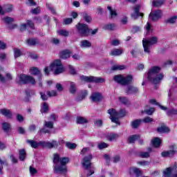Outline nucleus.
Segmentation results:
<instances>
[{"label":"nucleus","instance_id":"3","mask_svg":"<svg viewBox=\"0 0 177 177\" xmlns=\"http://www.w3.org/2000/svg\"><path fill=\"white\" fill-rule=\"evenodd\" d=\"M50 71H54V74H62L64 73V66L62 64L60 59H55L48 67L44 68V73L46 75H49Z\"/></svg>","mask_w":177,"mask_h":177},{"label":"nucleus","instance_id":"13","mask_svg":"<svg viewBox=\"0 0 177 177\" xmlns=\"http://www.w3.org/2000/svg\"><path fill=\"white\" fill-rule=\"evenodd\" d=\"M2 73H3V68L0 66V82H1L2 84H5L8 81H12L13 77H12V75H10V73H6L5 77H3Z\"/></svg>","mask_w":177,"mask_h":177},{"label":"nucleus","instance_id":"43","mask_svg":"<svg viewBox=\"0 0 177 177\" xmlns=\"http://www.w3.org/2000/svg\"><path fill=\"white\" fill-rule=\"evenodd\" d=\"M93 82H97V84H103L106 82V80L102 77H93Z\"/></svg>","mask_w":177,"mask_h":177},{"label":"nucleus","instance_id":"19","mask_svg":"<svg viewBox=\"0 0 177 177\" xmlns=\"http://www.w3.org/2000/svg\"><path fill=\"white\" fill-rule=\"evenodd\" d=\"M129 173L131 175H136V176H140L142 175V171L138 167H131L129 169Z\"/></svg>","mask_w":177,"mask_h":177},{"label":"nucleus","instance_id":"40","mask_svg":"<svg viewBox=\"0 0 177 177\" xmlns=\"http://www.w3.org/2000/svg\"><path fill=\"white\" fill-rule=\"evenodd\" d=\"M82 16L84 20H85V21H86V23H91V21H92V17H91L89 16V15H88V13L83 12V13H82Z\"/></svg>","mask_w":177,"mask_h":177},{"label":"nucleus","instance_id":"2","mask_svg":"<svg viewBox=\"0 0 177 177\" xmlns=\"http://www.w3.org/2000/svg\"><path fill=\"white\" fill-rule=\"evenodd\" d=\"M68 158H62L57 153L54 154L53 162L55 164V169L57 174L67 172L66 164L68 162Z\"/></svg>","mask_w":177,"mask_h":177},{"label":"nucleus","instance_id":"58","mask_svg":"<svg viewBox=\"0 0 177 177\" xmlns=\"http://www.w3.org/2000/svg\"><path fill=\"white\" fill-rule=\"evenodd\" d=\"M138 165H141L142 167H146V165H149L150 162L149 161H139L137 162Z\"/></svg>","mask_w":177,"mask_h":177},{"label":"nucleus","instance_id":"27","mask_svg":"<svg viewBox=\"0 0 177 177\" xmlns=\"http://www.w3.org/2000/svg\"><path fill=\"white\" fill-rule=\"evenodd\" d=\"M120 138V136L117 133H110L106 136L107 140L113 142V140H117Z\"/></svg>","mask_w":177,"mask_h":177},{"label":"nucleus","instance_id":"61","mask_svg":"<svg viewBox=\"0 0 177 177\" xmlns=\"http://www.w3.org/2000/svg\"><path fill=\"white\" fill-rule=\"evenodd\" d=\"M119 100L121 103H123V104H127V103H128V99L125 97H120Z\"/></svg>","mask_w":177,"mask_h":177},{"label":"nucleus","instance_id":"12","mask_svg":"<svg viewBox=\"0 0 177 177\" xmlns=\"http://www.w3.org/2000/svg\"><path fill=\"white\" fill-rule=\"evenodd\" d=\"M162 17V11L161 10H158L153 12H151L149 14V19L152 20V21H157L159 19H161Z\"/></svg>","mask_w":177,"mask_h":177},{"label":"nucleus","instance_id":"30","mask_svg":"<svg viewBox=\"0 0 177 177\" xmlns=\"http://www.w3.org/2000/svg\"><path fill=\"white\" fill-rule=\"evenodd\" d=\"M151 143L153 147H160V146H161V139L155 138L151 140Z\"/></svg>","mask_w":177,"mask_h":177},{"label":"nucleus","instance_id":"5","mask_svg":"<svg viewBox=\"0 0 177 177\" xmlns=\"http://www.w3.org/2000/svg\"><path fill=\"white\" fill-rule=\"evenodd\" d=\"M158 41V38H157V37H151L149 39H144L142 40V45L145 53H150V49H151V46L156 45Z\"/></svg>","mask_w":177,"mask_h":177},{"label":"nucleus","instance_id":"39","mask_svg":"<svg viewBox=\"0 0 177 177\" xmlns=\"http://www.w3.org/2000/svg\"><path fill=\"white\" fill-rule=\"evenodd\" d=\"M3 129L5 132H9L10 129H12V126L10 125V123L8 122H3L2 124Z\"/></svg>","mask_w":177,"mask_h":177},{"label":"nucleus","instance_id":"56","mask_svg":"<svg viewBox=\"0 0 177 177\" xmlns=\"http://www.w3.org/2000/svg\"><path fill=\"white\" fill-rule=\"evenodd\" d=\"M14 55H15V59L17 57H20V56H21V51H20V50L16 48L14 50Z\"/></svg>","mask_w":177,"mask_h":177},{"label":"nucleus","instance_id":"24","mask_svg":"<svg viewBox=\"0 0 177 177\" xmlns=\"http://www.w3.org/2000/svg\"><path fill=\"white\" fill-rule=\"evenodd\" d=\"M80 46L81 48H84V49H86L88 48H91V46H92V44L91 43V41L88 40H83L80 41Z\"/></svg>","mask_w":177,"mask_h":177},{"label":"nucleus","instance_id":"20","mask_svg":"<svg viewBox=\"0 0 177 177\" xmlns=\"http://www.w3.org/2000/svg\"><path fill=\"white\" fill-rule=\"evenodd\" d=\"M27 143L30 145L33 149H38V147H41V141L37 142L32 140H28Z\"/></svg>","mask_w":177,"mask_h":177},{"label":"nucleus","instance_id":"62","mask_svg":"<svg viewBox=\"0 0 177 177\" xmlns=\"http://www.w3.org/2000/svg\"><path fill=\"white\" fill-rule=\"evenodd\" d=\"M111 44L113 46H118V45H120V40L118 39H114L111 42Z\"/></svg>","mask_w":177,"mask_h":177},{"label":"nucleus","instance_id":"10","mask_svg":"<svg viewBox=\"0 0 177 177\" xmlns=\"http://www.w3.org/2000/svg\"><path fill=\"white\" fill-rule=\"evenodd\" d=\"M164 177H177V167H167L163 171Z\"/></svg>","mask_w":177,"mask_h":177},{"label":"nucleus","instance_id":"38","mask_svg":"<svg viewBox=\"0 0 177 177\" xmlns=\"http://www.w3.org/2000/svg\"><path fill=\"white\" fill-rule=\"evenodd\" d=\"M158 132L160 133H167V132H169V128L166 126H161L158 128Z\"/></svg>","mask_w":177,"mask_h":177},{"label":"nucleus","instance_id":"4","mask_svg":"<svg viewBox=\"0 0 177 177\" xmlns=\"http://www.w3.org/2000/svg\"><path fill=\"white\" fill-rule=\"evenodd\" d=\"M108 114H109L110 120H111L112 122H114L115 124H118V118L125 117L127 112L124 109H120L119 112H116L115 109H111L108 110Z\"/></svg>","mask_w":177,"mask_h":177},{"label":"nucleus","instance_id":"53","mask_svg":"<svg viewBox=\"0 0 177 177\" xmlns=\"http://www.w3.org/2000/svg\"><path fill=\"white\" fill-rule=\"evenodd\" d=\"M107 147H109V144L106 142H100L98 144V149H100V150H102V149H107Z\"/></svg>","mask_w":177,"mask_h":177},{"label":"nucleus","instance_id":"32","mask_svg":"<svg viewBox=\"0 0 177 177\" xmlns=\"http://www.w3.org/2000/svg\"><path fill=\"white\" fill-rule=\"evenodd\" d=\"M30 73L32 75H41V71L37 67L30 68Z\"/></svg>","mask_w":177,"mask_h":177},{"label":"nucleus","instance_id":"35","mask_svg":"<svg viewBox=\"0 0 177 177\" xmlns=\"http://www.w3.org/2000/svg\"><path fill=\"white\" fill-rule=\"evenodd\" d=\"M176 20H177V15H174L169 17L166 20V23H167L168 24H175V23H176Z\"/></svg>","mask_w":177,"mask_h":177},{"label":"nucleus","instance_id":"33","mask_svg":"<svg viewBox=\"0 0 177 177\" xmlns=\"http://www.w3.org/2000/svg\"><path fill=\"white\" fill-rule=\"evenodd\" d=\"M107 10H109L110 15H111V17L112 19H114L115 17H117V11H115V9H113V8H111V6H108L106 8Z\"/></svg>","mask_w":177,"mask_h":177},{"label":"nucleus","instance_id":"48","mask_svg":"<svg viewBox=\"0 0 177 177\" xmlns=\"http://www.w3.org/2000/svg\"><path fill=\"white\" fill-rule=\"evenodd\" d=\"M140 136L138 135H133L129 138V143H135L136 140L139 139Z\"/></svg>","mask_w":177,"mask_h":177},{"label":"nucleus","instance_id":"22","mask_svg":"<svg viewBox=\"0 0 177 177\" xmlns=\"http://www.w3.org/2000/svg\"><path fill=\"white\" fill-rule=\"evenodd\" d=\"M48 110H49V105L48 104V103L42 102L41 104V109H40V111L41 114H46Z\"/></svg>","mask_w":177,"mask_h":177},{"label":"nucleus","instance_id":"54","mask_svg":"<svg viewBox=\"0 0 177 177\" xmlns=\"http://www.w3.org/2000/svg\"><path fill=\"white\" fill-rule=\"evenodd\" d=\"M44 127H46V128H48L49 129H52V128H53V122L45 121Z\"/></svg>","mask_w":177,"mask_h":177},{"label":"nucleus","instance_id":"7","mask_svg":"<svg viewBox=\"0 0 177 177\" xmlns=\"http://www.w3.org/2000/svg\"><path fill=\"white\" fill-rule=\"evenodd\" d=\"M132 79L133 77L131 75L127 76L124 75H117L113 77L114 81L121 85H128V84H131V82H132Z\"/></svg>","mask_w":177,"mask_h":177},{"label":"nucleus","instance_id":"36","mask_svg":"<svg viewBox=\"0 0 177 177\" xmlns=\"http://www.w3.org/2000/svg\"><path fill=\"white\" fill-rule=\"evenodd\" d=\"M2 21H3L6 24H12L13 21H15V19L10 17H5L1 18Z\"/></svg>","mask_w":177,"mask_h":177},{"label":"nucleus","instance_id":"46","mask_svg":"<svg viewBox=\"0 0 177 177\" xmlns=\"http://www.w3.org/2000/svg\"><path fill=\"white\" fill-rule=\"evenodd\" d=\"M59 35H62V37H68L70 32L64 29H62L57 31Z\"/></svg>","mask_w":177,"mask_h":177},{"label":"nucleus","instance_id":"29","mask_svg":"<svg viewBox=\"0 0 177 177\" xmlns=\"http://www.w3.org/2000/svg\"><path fill=\"white\" fill-rule=\"evenodd\" d=\"M71 55V52L68 50H64L61 52L60 53V57L61 59H68L70 57V55Z\"/></svg>","mask_w":177,"mask_h":177},{"label":"nucleus","instance_id":"45","mask_svg":"<svg viewBox=\"0 0 177 177\" xmlns=\"http://www.w3.org/2000/svg\"><path fill=\"white\" fill-rule=\"evenodd\" d=\"M65 146L67 147V149H70L71 150H74V149L77 147V145L75 143L70 142H66Z\"/></svg>","mask_w":177,"mask_h":177},{"label":"nucleus","instance_id":"25","mask_svg":"<svg viewBox=\"0 0 177 177\" xmlns=\"http://www.w3.org/2000/svg\"><path fill=\"white\" fill-rule=\"evenodd\" d=\"M68 84H69L70 93H72L73 95H74V93L77 92V86H75V83L73 82H69Z\"/></svg>","mask_w":177,"mask_h":177},{"label":"nucleus","instance_id":"1","mask_svg":"<svg viewBox=\"0 0 177 177\" xmlns=\"http://www.w3.org/2000/svg\"><path fill=\"white\" fill-rule=\"evenodd\" d=\"M161 71V68L159 66H153L151 67L148 72V80L152 84L157 85V84H160L164 79V75L162 73H160Z\"/></svg>","mask_w":177,"mask_h":177},{"label":"nucleus","instance_id":"42","mask_svg":"<svg viewBox=\"0 0 177 177\" xmlns=\"http://www.w3.org/2000/svg\"><path fill=\"white\" fill-rule=\"evenodd\" d=\"M150 153H151V149H149V152H141L139 156L141 158H149L150 157Z\"/></svg>","mask_w":177,"mask_h":177},{"label":"nucleus","instance_id":"50","mask_svg":"<svg viewBox=\"0 0 177 177\" xmlns=\"http://www.w3.org/2000/svg\"><path fill=\"white\" fill-rule=\"evenodd\" d=\"M153 112L154 108H145V109L144 110V111L142 112V113L143 114L144 113H146V114H147L148 115H151V114H153Z\"/></svg>","mask_w":177,"mask_h":177},{"label":"nucleus","instance_id":"41","mask_svg":"<svg viewBox=\"0 0 177 177\" xmlns=\"http://www.w3.org/2000/svg\"><path fill=\"white\" fill-rule=\"evenodd\" d=\"M27 154L26 153V150L24 149H21L19 150V160L21 161H24L26 160Z\"/></svg>","mask_w":177,"mask_h":177},{"label":"nucleus","instance_id":"9","mask_svg":"<svg viewBox=\"0 0 177 177\" xmlns=\"http://www.w3.org/2000/svg\"><path fill=\"white\" fill-rule=\"evenodd\" d=\"M76 28L77 30V32H79L80 35L82 37H88V35H89V32H91L89 27L85 24L78 23L76 25Z\"/></svg>","mask_w":177,"mask_h":177},{"label":"nucleus","instance_id":"15","mask_svg":"<svg viewBox=\"0 0 177 177\" xmlns=\"http://www.w3.org/2000/svg\"><path fill=\"white\" fill-rule=\"evenodd\" d=\"M4 9L2 8V6H0V15H4L6 13H10L12 10H13V6L10 4H7L4 6Z\"/></svg>","mask_w":177,"mask_h":177},{"label":"nucleus","instance_id":"34","mask_svg":"<svg viewBox=\"0 0 177 177\" xmlns=\"http://www.w3.org/2000/svg\"><path fill=\"white\" fill-rule=\"evenodd\" d=\"M26 44L29 46H35L37 44H39L38 39H28L26 40Z\"/></svg>","mask_w":177,"mask_h":177},{"label":"nucleus","instance_id":"44","mask_svg":"<svg viewBox=\"0 0 177 177\" xmlns=\"http://www.w3.org/2000/svg\"><path fill=\"white\" fill-rule=\"evenodd\" d=\"M88 122V119L79 116L77 118V124H87Z\"/></svg>","mask_w":177,"mask_h":177},{"label":"nucleus","instance_id":"51","mask_svg":"<svg viewBox=\"0 0 177 177\" xmlns=\"http://www.w3.org/2000/svg\"><path fill=\"white\" fill-rule=\"evenodd\" d=\"M114 28H115V25L112 24H109L103 26L104 30H114Z\"/></svg>","mask_w":177,"mask_h":177},{"label":"nucleus","instance_id":"6","mask_svg":"<svg viewBox=\"0 0 177 177\" xmlns=\"http://www.w3.org/2000/svg\"><path fill=\"white\" fill-rule=\"evenodd\" d=\"M91 160H92V155L89 154L85 156L82 160V165L84 168L86 169V174L88 176H91V175H93L95 174V170L91 169Z\"/></svg>","mask_w":177,"mask_h":177},{"label":"nucleus","instance_id":"8","mask_svg":"<svg viewBox=\"0 0 177 177\" xmlns=\"http://www.w3.org/2000/svg\"><path fill=\"white\" fill-rule=\"evenodd\" d=\"M16 82L17 84H32L34 85L35 79L32 76L21 74L16 77Z\"/></svg>","mask_w":177,"mask_h":177},{"label":"nucleus","instance_id":"49","mask_svg":"<svg viewBox=\"0 0 177 177\" xmlns=\"http://www.w3.org/2000/svg\"><path fill=\"white\" fill-rule=\"evenodd\" d=\"M88 96V91H82L80 93V97H77V100H82L83 99H85Z\"/></svg>","mask_w":177,"mask_h":177},{"label":"nucleus","instance_id":"11","mask_svg":"<svg viewBox=\"0 0 177 177\" xmlns=\"http://www.w3.org/2000/svg\"><path fill=\"white\" fill-rule=\"evenodd\" d=\"M41 147H45L46 149H53L59 147V142L56 140H52L51 142L41 141Z\"/></svg>","mask_w":177,"mask_h":177},{"label":"nucleus","instance_id":"55","mask_svg":"<svg viewBox=\"0 0 177 177\" xmlns=\"http://www.w3.org/2000/svg\"><path fill=\"white\" fill-rule=\"evenodd\" d=\"M167 115H177V110L176 109H170L167 113Z\"/></svg>","mask_w":177,"mask_h":177},{"label":"nucleus","instance_id":"64","mask_svg":"<svg viewBox=\"0 0 177 177\" xmlns=\"http://www.w3.org/2000/svg\"><path fill=\"white\" fill-rule=\"evenodd\" d=\"M30 172L32 175H35L38 171L37 169L32 167H30Z\"/></svg>","mask_w":177,"mask_h":177},{"label":"nucleus","instance_id":"37","mask_svg":"<svg viewBox=\"0 0 177 177\" xmlns=\"http://www.w3.org/2000/svg\"><path fill=\"white\" fill-rule=\"evenodd\" d=\"M126 67L124 65H118V64H115L113 65L111 69L113 71H117L118 70H125Z\"/></svg>","mask_w":177,"mask_h":177},{"label":"nucleus","instance_id":"18","mask_svg":"<svg viewBox=\"0 0 177 177\" xmlns=\"http://www.w3.org/2000/svg\"><path fill=\"white\" fill-rule=\"evenodd\" d=\"M0 114H1L2 115H4V117H6L7 118H12V117L13 116L12 111H10V110L7 109H0Z\"/></svg>","mask_w":177,"mask_h":177},{"label":"nucleus","instance_id":"28","mask_svg":"<svg viewBox=\"0 0 177 177\" xmlns=\"http://www.w3.org/2000/svg\"><path fill=\"white\" fill-rule=\"evenodd\" d=\"M165 3V0H153L152 5L156 8H160V6H162V5Z\"/></svg>","mask_w":177,"mask_h":177},{"label":"nucleus","instance_id":"16","mask_svg":"<svg viewBox=\"0 0 177 177\" xmlns=\"http://www.w3.org/2000/svg\"><path fill=\"white\" fill-rule=\"evenodd\" d=\"M139 92V88L134 86H129L125 90V93L127 95H135V93H138Z\"/></svg>","mask_w":177,"mask_h":177},{"label":"nucleus","instance_id":"14","mask_svg":"<svg viewBox=\"0 0 177 177\" xmlns=\"http://www.w3.org/2000/svg\"><path fill=\"white\" fill-rule=\"evenodd\" d=\"M133 12L131 13V18L133 19V20H136L139 16H141V17H143V13L139 12L140 10V6L138 5L133 8Z\"/></svg>","mask_w":177,"mask_h":177},{"label":"nucleus","instance_id":"60","mask_svg":"<svg viewBox=\"0 0 177 177\" xmlns=\"http://www.w3.org/2000/svg\"><path fill=\"white\" fill-rule=\"evenodd\" d=\"M69 71L70 73L72 74V75H75V74H77V71H75L74 67L71 65L69 66Z\"/></svg>","mask_w":177,"mask_h":177},{"label":"nucleus","instance_id":"17","mask_svg":"<svg viewBox=\"0 0 177 177\" xmlns=\"http://www.w3.org/2000/svg\"><path fill=\"white\" fill-rule=\"evenodd\" d=\"M91 99L92 102H95V103H97V102H100V100L103 99V96L100 93H94L91 95Z\"/></svg>","mask_w":177,"mask_h":177},{"label":"nucleus","instance_id":"26","mask_svg":"<svg viewBox=\"0 0 177 177\" xmlns=\"http://www.w3.org/2000/svg\"><path fill=\"white\" fill-rule=\"evenodd\" d=\"M82 82H93V76H80Z\"/></svg>","mask_w":177,"mask_h":177},{"label":"nucleus","instance_id":"21","mask_svg":"<svg viewBox=\"0 0 177 177\" xmlns=\"http://www.w3.org/2000/svg\"><path fill=\"white\" fill-rule=\"evenodd\" d=\"M124 53V51L122 49L114 48L111 50L109 55L111 56H121Z\"/></svg>","mask_w":177,"mask_h":177},{"label":"nucleus","instance_id":"47","mask_svg":"<svg viewBox=\"0 0 177 177\" xmlns=\"http://www.w3.org/2000/svg\"><path fill=\"white\" fill-rule=\"evenodd\" d=\"M145 28L147 32V34H150V32H153V26L150 24V23L147 22Z\"/></svg>","mask_w":177,"mask_h":177},{"label":"nucleus","instance_id":"31","mask_svg":"<svg viewBox=\"0 0 177 177\" xmlns=\"http://www.w3.org/2000/svg\"><path fill=\"white\" fill-rule=\"evenodd\" d=\"M142 120H133L131 122V127L133 129H136V128H138L139 127V125H140V124H142Z\"/></svg>","mask_w":177,"mask_h":177},{"label":"nucleus","instance_id":"23","mask_svg":"<svg viewBox=\"0 0 177 177\" xmlns=\"http://www.w3.org/2000/svg\"><path fill=\"white\" fill-rule=\"evenodd\" d=\"M173 150L167 151L162 153V157H172L175 154V145H172Z\"/></svg>","mask_w":177,"mask_h":177},{"label":"nucleus","instance_id":"59","mask_svg":"<svg viewBox=\"0 0 177 177\" xmlns=\"http://www.w3.org/2000/svg\"><path fill=\"white\" fill-rule=\"evenodd\" d=\"M40 12H41V8H39V7L34 8L31 10V13H32L33 15H38V13H40Z\"/></svg>","mask_w":177,"mask_h":177},{"label":"nucleus","instance_id":"63","mask_svg":"<svg viewBox=\"0 0 177 177\" xmlns=\"http://www.w3.org/2000/svg\"><path fill=\"white\" fill-rule=\"evenodd\" d=\"M90 149L88 147L83 148L80 152V154H86V153H89Z\"/></svg>","mask_w":177,"mask_h":177},{"label":"nucleus","instance_id":"52","mask_svg":"<svg viewBox=\"0 0 177 177\" xmlns=\"http://www.w3.org/2000/svg\"><path fill=\"white\" fill-rule=\"evenodd\" d=\"M47 95L49 96V97H53L55 96H57V91L55 90L49 91H47Z\"/></svg>","mask_w":177,"mask_h":177},{"label":"nucleus","instance_id":"57","mask_svg":"<svg viewBox=\"0 0 177 177\" xmlns=\"http://www.w3.org/2000/svg\"><path fill=\"white\" fill-rule=\"evenodd\" d=\"M142 122H145V124H149V122H153V118L147 116L143 120H142Z\"/></svg>","mask_w":177,"mask_h":177}]
</instances>
